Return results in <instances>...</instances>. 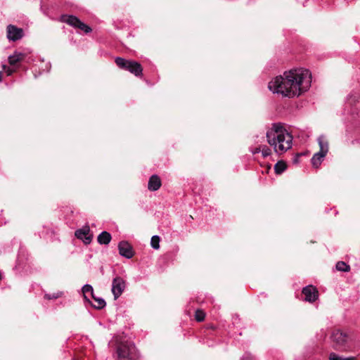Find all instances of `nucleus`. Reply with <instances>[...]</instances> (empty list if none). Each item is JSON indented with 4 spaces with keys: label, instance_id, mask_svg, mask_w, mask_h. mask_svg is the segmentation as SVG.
<instances>
[{
    "label": "nucleus",
    "instance_id": "4be33fe9",
    "mask_svg": "<svg viewBox=\"0 0 360 360\" xmlns=\"http://www.w3.org/2000/svg\"><path fill=\"white\" fill-rule=\"evenodd\" d=\"M330 360H356L354 357L343 358L335 353H331L329 356Z\"/></svg>",
    "mask_w": 360,
    "mask_h": 360
},
{
    "label": "nucleus",
    "instance_id": "2eb2a0df",
    "mask_svg": "<svg viewBox=\"0 0 360 360\" xmlns=\"http://www.w3.org/2000/svg\"><path fill=\"white\" fill-rule=\"evenodd\" d=\"M111 235L110 233L104 231H102L97 238L98 243L101 245H108L111 240Z\"/></svg>",
    "mask_w": 360,
    "mask_h": 360
},
{
    "label": "nucleus",
    "instance_id": "a878e982",
    "mask_svg": "<svg viewBox=\"0 0 360 360\" xmlns=\"http://www.w3.org/2000/svg\"><path fill=\"white\" fill-rule=\"evenodd\" d=\"M62 295V292H58L53 294H45L44 297L47 300H53L60 297Z\"/></svg>",
    "mask_w": 360,
    "mask_h": 360
},
{
    "label": "nucleus",
    "instance_id": "9d476101",
    "mask_svg": "<svg viewBox=\"0 0 360 360\" xmlns=\"http://www.w3.org/2000/svg\"><path fill=\"white\" fill-rule=\"evenodd\" d=\"M23 31L14 25H9L7 27V37L9 40L17 41L22 37Z\"/></svg>",
    "mask_w": 360,
    "mask_h": 360
},
{
    "label": "nucleus",
    "instance_id": "20e7f679",
    "mask_svg": "<svg viewBox=\"0 0 360 360\" xmlns=\"http://www.w3.org/2000/svg\"><path fill=\"white\" fill-rule=\"evenodd\" d=\"M118 360H135L136 359V348L134 344L120 343L117 348Z\"/></svg>",
    "mask_w": 360,
    "mask_h": 360
},
{
    "label": "nucleus",
    "instance_id": "cd10ccee",
    "mask_svg": "<svg viewBox=\"0 0 360 360\" xmlns=\"http://www.w3.org/2000/svg\"><path fill=\"white\" fill-rule=\"evenodd\" d=\"M261 150H262V146H258V147H256L254 149H252L251 151L253 154H256V153H259L261 152Z\"/></svg>",
    "mask_w": 360,
    "mask_h": 360
},
{
    "label": "nucleus",
    "instance_id": "7ed1b4c3",
    "mask_svg": "<svg viewBox=\"0 0 360 360\" xmlns=\"http://www.w3.org/2000/svg\"><path fill=\"white\" fill-rule=\"evenodd\" d=\"M330 339L333 347L337 350L345 351L347 350L349 346V336L346 333H344L340 329L333 330Z\"/></svg>",
    "mask_w": 360,
    "mask_h": 360
},
{
    "label": "nucleus",
    "instance_id": "ddd939ff",
    "mask_svg": "<svg viewBox=\"0 0 360 360\" xmlns=\"http://www.w3.org/2000/svg\"><path fill=\"white\" fill-rule=\"evenodd\" d=\"M26 54L25 53L15 51L13 55L8 57V62L11 65H15L17 63L24 60Z\"/></svg>",
    "mask_w": 360,
    "mask_h": 360
},
{
    "label": "nucleus",
    "instance_id": "6ab92c4d",
    "mask_svg": "<svg viewBox=\"0 0 360 360\" xmlns=\"http://www.w3.org/2000/svg\"><path fill=\"white\" fill-rule=\"evenodd\" d=\"M82 292H83L84 299L89 302V300L87 299L86 294L87 293H90L91 295H93V294H94L93 287L91 285H89V284H85L82 287Z\"/></svg>",
    "mask_w": 360,
    "mask_h": 360
},
{
    "label": "nucleus",
    "instance_id": "f257e3e1",
    "mask_svg": "<svg viewBox=\"0 0 360 360\" xmlns=\"http://www.w3.org/2000/svg\"><path fill=\"white\" fill-rule=\"evenodd\" d=\"M311 84V75L307 69H294L285 72L269 82L268 87L274 94L293 98L307 91Z\"/></svg>",
    "mask_w": 360,
    "mask_h": 360
},
{
    "label": "nucleus",
    "instance_id": "c756f323",
    "mask_svg": "<svg viewBox=\"0 0 360 360\" xmlns=\"http://www.w3.org/2000/svg\"><path fill=\"white\" fill-rule=\"evenodd\" d=\"M7 74H8V75H11L12 74V70H8Z\"/></svg>",
    "mask_w": 360,
    "mask_h": 360
},
{
    "label": "nucleus",
    "instance_id": "412c9836",
    "mask_svg": "<svg viewBox=\"0 0 360 360\" xmlns=\"http://www.w3.org/2000/svg\"><path fill=\"white\" fill-rule=\"evenodd\" d=\"M160 237L158 236H153L150 240V245L153 248L158 250L160 248Z\"/></svg>",
    "mask_w": 360,
    "mask_h": 360
},
{
    "label": "nucleus",
    "instance_id": "f8f14e48",
    "mask_svg": "<svg viewBox=\"0 0 360 360\" xmlns=\"http://www.w3.org/2000/svg\"><path fill=\"white\" fill-rule=\"evenodd\" d=\"M61 20L76 28L77 25L80 23V20L74 15H63Z\"/></svg>",
    "mask_w": 360,
    "mask_h": 360
},
{
    "label": "nucleus",
    "instance_id": "b1692460",
    "mask_svg": "<svg viewBox=\"0 0 360 360\" xmlns=\"http://www.w3.org/2000/svg\"><path fill=\"white\" fill-rule=\"evenodd\" d=\"M261 153L264 158H266L271 154V150L267 146L263 145L262 146Z\"/></svg>",
    "mask_w": 360,
    "mask_h": 360
},
{
    "label": "nucleus",
    "instance_id": "a211bd4d",
    "mask_svg": "<svg viewBox=\"0 0 360 360\" xmlns=\"http://www.w3.org/2000/svg\"><path fill=\"white\" fill-rule=\"evenodd\" d=\"M286 164L283 161H278L275 165H274V170L276 174H281L286 169Z\"/></svg>",
    "mask_w": 360,
    "mask_h": 360
},
{
    "label": "nucleus",
    "instance_id": "0eeeda50",
    "mask_svg": "<svg viewBox=\"0 0 360 360\" xmlns=\"http://www.w3.org/2000/svg\"><path fill=\"white\" fill-rule=\"evenodd\" d=\"M75 236L82 240L85 244H89L92 240V235L90 233L89 226H84L77 229L75 233Z\"/></svg>",
    "mask_w": 360,
    "mask_h": 360
},
{
    "label": "nucleus",
    "instance_id": "f03ea898",
    "mask_svg": "<svg viewBox=\"0 0 360 360\" xmlns=\"http://www.w3.org/2000/svg\"><path fill=\"white\" fill-rule=\"evenodd\" d=\"M266 136L267 142L277 154H283L292 148V136L280 123L273 124Z\"/></svg>",
    "mask_w": 360,
    "mask_h": 360
},
{
    "label": "nucleus",
    "instance_id": "5701e85b",
    "mask_svg": "<svg viewBox=\"0 0 360 360\" xmlns=\"http://www.w3.org/2000/svg\"><path fill=\"white\" fill-rule=\"evenodd\" d=\"M77 28L80 29L81 30L84 31L85 33H89L91 32V28L88 26L87 25L84 24L80 20V23L77 25Z\"/></svg>",
    "mask_w": 360,
    "mask_h": 360
},
{
    "label": "nucleus",
    "instance_id": "423d86ee",
    "mask_svg": "<svg viewBox=\"0 0 360 360\" xmlns=\"http://www.w3.org/2000/svg\"><path fill=\"white\" fill-rule=\"evenodd\" d=\"M126 288L125 281L120 276H116L113 278L112 283V293L114 296V299H118L124 292Z\"/></svg>",
    "mask_w": 360,
    "mask_h": 360
},
{
    "label": "nucleus",
    "instance_id": "393cba45",
    "mask_svg": "<svg viewBox=\"0 0 360 360\" xmlns=\"http://www.w3.org/2000/svg\"><path fill=\"white\" fill-rule=\"evenodd\" d=\"M205 314L202 310L198 309L195 311V318L198 321H202L205 319Z\"/></svg>",
    "mask_w": 360,
    "mask_h": 360
},
{
    "label": "nucleus",
    "instance_id": "4468645a",
    "mask_svg": "<svg viewBox=\"0 0 360 360\" xmlns=\"http://www.w3.org/2000/svg\"><path fill=\"white\" fill-rule=\"evenodd\" d=\"M318 143L320 147V150L319 151V153L325 154V155H326L328 151V142L326 140V137L323 135L320 136L318 138Z\"/></svg>",
    "mask_w": 360,
    "mask_h": 360
},
{
    "label": "nucleus",
    "instance_id": "dca6fc26",
    "mask_svg": "<svg viewBox=\"0 0 360 360\" xmlns=\"http://www.w3.org/2000/svg\"><path fill=\"white\" fill-rule=\"evenodd\" d=\"M325 156H326L325 154H322L319 152L316 153L311 158L312 165L315 167H318L321 165V163Z\"/></svg>",
    "mask_w": 360,
    "mask_h": 360
},
{
    "label": "nucleus",
    "instance_id": "39448f33",
    "mask_svg": "<svg viewBox=\"0 0 360 360\" xmlns=\"http://www.w3.org/2000/svg\"><path fill=\"white\" fill-rule=\"evenodd\" d=\"M115 61L119 68L129 71L136 77L142 75L143 68L138 62L125 60L121 57H117Z\"/></svg>",
    "mask_w": 360,
    "mask_h": 360
},
{
    "label": "nucleus",
    "instance_id": "bb28decb",
    "mask_svg": "<svg viewBox=\"0 0 360 360\" xmlns=\"http://www.w3.org/2000/svg\"><path fill=\"white\" fill-rule=\"evenodd\" d=\"M240 360H255V358L251 354L246 352Z\"/></svg>",
    "mask_w": 360,
    "mask_h": 360
},
{
    "label": "nucleus",
    "instance_id": "6e6552de",
    "mask_svg": "<svg viewBox=\"0 0 360 360\" xmlns=\"http://www.w3.org/2000/svg\"><path fill=\"white\" fill-rule=\"evenodd\" d=\"M119 253L121 256L131 259L134 256V251L131 245L127 241H121L118 244Z\"/></svg>",
    "mask_w": 360,
    "mask_h": 360
},
{
    "label": "nucleus",
    "instance_id": "9b49d317",
    "mask_svg": "<svg viewBox=\"0 0 360 360\" xmlns=\"http://www.w3.org/2000/svg\"><path fill=\"white\" fill-rule=\"evenodd\" d=\"M161 180L160 177L156 175H152L148 181V188L151 191H158L161 186Z\"/></svg>",
    "mask_w": 360,
    "mask_h": 360
},
{
    "label": "nucleus",
    "instance_id": "c85d7f7f",
    "mask_svg": "<svg viewBox=\"0 0 360 360\" xmlns=\"http://www.w3.org/2000/svg\"><path fill=\"white\" fill-rule=\"evenodd\" d=\"M300 156V154H296V155L294 157L293 160H292L293 163L297 164L299 162Z\"/></svg>",
    "mask_w": 360,
    "mask_h": 360
},
{
    "label": "nucleus",
    "instance_id": "7c9ffc66",
    "mask_svg": "<svg viewBox=\"0 0 360 360\" xmlns=\"http://www.w3.org/2000/svg\"><path fill=\"white\" fill-rule=\"evenodd\" d=\"M2 80V72H0V82H1Z\"/></svg>",
    "mask_w": 360,
    "mask_h": 360
},
{
    "label": "nucleus",
    "instance_id": "f3484780",
    "mask_svg": "<svg viewBox=\"0 0 360 360\" xmlns=\"http://www.w3.org/2000/svg\"><path fill=\"white\" fill-rule=\"evenodd\" d=\"M91 297L96 302V304H92V306L94 308L98 309H103L105 307L106 302H105L104 299H103L101 297H96L94 293L93 294V295H91Z\"/></svg>",
    "mask_w": 360,
    "mask_h": 360
},
{
    "label": "nucleus",
    "instance_id": "aec40b11",
    "mask_svg": "<svg viewBox=\"0 0 360 360\" xmlns=\"http://www.w3.org/2000/svg\"><path fill=\"white\" fill-rule=\"evenodd\" d=\"M336 269L340 271L347 272L350 270V266L344 262H338L336 264Z\"/></svg>",
    "mask_w": 360,
    "mask_h": 360
},
{
    "label": "nucleus",
    "instance_id": "1a4fd4ad",
    "mask_svg": "<svg viewBox=\"0 0 360 360\" xmlns=\"http://www.w3.org/2000/svg\"><path fill=\"white\" fill-rule=\"evenodd\" d=\"M302 293L304 295V300L309 302H315L319 296L318 290L312 285H308L304 288Z\"/></svg>",
    "mask_w": 360,
    "mask_h": 360
}]
</instances>
